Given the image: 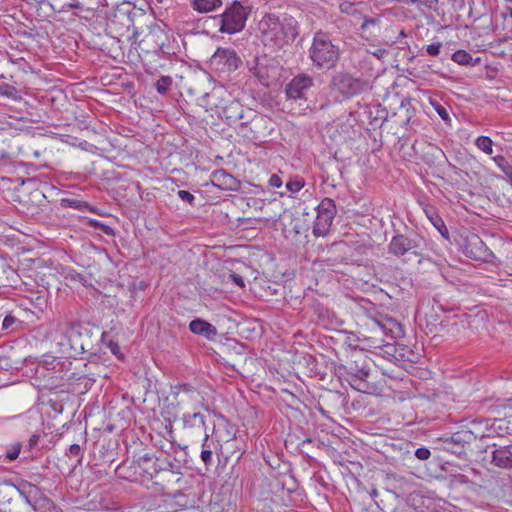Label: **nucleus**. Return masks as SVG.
Returning a JSON list of instances; mask_svg holds the SVG:
<instances>
[{"mask_svg": "<svg viewBox=\"0 0 512 512\" xmlns=\"http://www.w3.org/2000/svg\"><path fill=\"white\" fill-rule=\"evenodd\" d=\"M258 29L265 46L277 50L291 45L299 35L298 21L286 13H266Z\"/></svg>", "mask_w": 512, "mask_h": 512, "instance_id": "obj_1", "label": "nucleus"}, {"mask_svg": "<svg viewBox=\"0 0 512 512\" xmlns=\"http://www.w3.org/2000/svg\"><path fill=\"white\" fill-rule=\"evenodd\" d=\"M340 56L339 47L332 42L329 35L316 32L309 49V58L318 69H331L336 66Z\"/></svg>", "mask_w": 512, "mask_h": 512, "instance_id": "obj_2", "label": "nucleus"}, {"mask_svg": "<svg viewBox=\"0 0 512 512\" xmlns=\"http://www.w3.org/2000/svg\"><path fill=\"white\" fill-rule=\"evenodd\" d=\"M424 246V238L416 232L396 233L388 244V253L397 258L407 260L411 256L422 257Z\"/></svg>", "mask_w": 512, "mask_h": 512, "instance_id": "obj_3", "label": "nucleus"}, {"mask_svg": "<svg viewBox=\"0 0 512 512\" xmlns=\"http://www.w3.org/2000/svg\"><path fill=\"white\" fill-rule=\"evenodd\" d=\"M248 15L249 10L240 2L234 1L222 14L214 17V20L218 22L219 32L234 34L243 30Z\"/></svg>", "mask_w": 512, "mask_h": 512, "instance_id": "obj_4", "label": "nucleus"}, {"mask_svg": "<svg viewBox=\"0 0 512 512\" xmlns=\"http://www.w3.org/2000/svg\"><path fill=\"white\" fill-rule=\"evenodd\" d=\"M331 86L346 99L372 89L368 80L356 78L347 72H339L335 74L331 79Z\"/></svg>", "mask_w": 512, "mask_h": 512, "instance_id": "obj_5", "label": "nucleus"}, {"mask_svg": "<svg viewBox=\"0 0 512 512\" xmlns=\"http://www.w3.org/2000/svg\"><path fill=\"white\" fill-rule=\"evenodd\" d=\"M260 83L270 87L277 83L281 76V66L276 58L261 55L255 58V64L250 68Z\"/></svg>", "mask_w": 512, "mask_h": 512, "instance_id": "obj_6", "label": "nucleus"}, {"mask_svg": "<svg viewBox=\"0 0 512 512\" xmlns=\"http://www.w3.org/2000/svg\"><path fill=\"white\" fill-rule=\"evenodd\" d=\"M67 335L72 349L77 354L88 353L92 355L96 353L98 339L92 336L89 329L81 325H75L68 330Z\"/></svg>", "mask_w": 512, "mask_h": 512, "instance_id": "obj_7", "label": "nucleus"}, {"mask_svg": "<svg viewBox=\"0 0 512 512\" xmlns=\"http://www.w3.org/2000/svg\"><path fill=\"white\" fill-rule=\"evenodd\" d=\"M241 65V58L231 48H218L209 60L210 68L219 73H231Z\"/></svg>", "mask_w": 512, "mask_h": 512, "instance_id": "obj_8", "label": "nucleus"}, {"mask_svg": "<svg viewBox=\"0 0 512 512\" xmlns=\"http://www.w3.org/2000/svg\"><path fill=\"white\" fill-rule=\"evenodd\" d=\"M463 253L474 260L494 263L496 256L487 247L481 237L475 233L466 236L463 244Z\"/></svg>", "mask_w": 512, "mask_h": 512, "instance_id": "obj_9", "label": "nucleus"}, {"mask_svg": "<svg viewBox=\"0 0 512 512\" xmlns=\"http://www.w3.org/2000/svg\"><path fill=\"white\" fill-rule=\"evenodd\" d=\"M336 215V205L334 200L324 198L317 206V216L313 226L315 236H325Z\"/></svg>", "mask_w": 512, "mask_h": 512, "instance_id": "obj_10", "label": "nucleus"}, {"mask_svg": "<svg viewBox=\"0 0 512 512\" xmlns=\"http://www.w3.org/2000/svg\"><path fill=\"white\" fill-rule=\"evenodd\" d=\"M314 85L312 77L306 74L294 76L285 86V95L288 100H307V93Z\"/></svg>", "mask_w": 512, "mask_h": 512, "instance_id": "obj_11", "label": "nucleus"}, {"mask_svg": "<svg viewBox=\"0 0 512 512\" xmlns=\"http://www.w3.org/2000/svg\"><path fill=\"white\" fill-rule=\"evenodd\" d=\"M476 439L473 432L469 430L458 431L452 434V436L444 439H440L442 442L443 450L462 456L465 454V446L469 445Z\"/></svg>", "mask_w": 512, "mask_h": 512, "instance_id": "obj_12", "label": "nucleus"}, {"mask_svg": "<svg viewBox=\"0 0 512 512\" xmlns=\"http://www.w3.org/2000/svg\"><path fill=\"white\" fill-rule=\"evenodd\" d=\"M372 325L376 332L389 336L391 339L399 338L404 334L402 325L391 317L381 315L378 318H373Z\"/></svg>", "mask_w": 512, "mask_h": 512, "instance_id": "obj_13", "label": "nucleus"}, {"mask_svg": "<svg viewBox=\"0 0 512 512\" xmlns=\"http://www.w3.org/2000/svg\"><path fill=\"white\" fill-rule=\"evenodd\" d=\"M17 503H19L17 486L7 484L0 488V512H19Z\"/></svg>", "mask_w": 512, "mask_h": 512, "instance_id": "obj_14", "label": "nucleus"}, {"mask_svg": "<svg viewBox=\"0 0 512 512\" xmlns=\"http://www.w3.org/2000/svg\"><path fill=\"white\" fill-rule=\"evenodd\" d=\"M491 447L493 448L491 463L498 468L512 469V445L493 444Z\"/></svg>", "mask_w": 512, "mask_h": 512, "instance_id": "obj_15", "label": "nucleus"}, {"mask_svg": "<svg viewBox=\"0 0 512 512\" xmlns=\"http://www.w3.org/2000/svg\"><path fill=\"white\" fill-rule=\"evenodd\" d=\"M133 463L137 465L139 475L146 476L148 479H152L161 470L151 453L139 455Z\"/></svg>", "mask_w": 512, "mask_h": 512, "instance_id": "obj_16", "label": "nucleus"}, {"mask_svg": "<svg viewBox=\"0 0 512 512\" xmlns=\"http://www.w3.org/2000/svg\"><path fill=\"white\" fill-rule=\"evenodd\" d=\"M189 330L196 335L205 337L208 340H214L217 336V328L204 319L196 318L189 324Z\"/></svg>", "mask_w": 512, "mask_h": 512, "instance_id": "obj_17", "label": "nucleus"}, {"mask_svg": "<svg viewBox=\"0 0 512 512\" xmlns=\"http://www.w3.org/2000/svg\"><path fill=\"white\" fill-rule=\"evenodd\" d=\"M213 185L221 190H235L237 180L226 170L217 169L211 173Z\"/></svg>", "mask_w": 512, "mask_h": 512, "instance_id": "obj_18", "label": "nucleus"}, {"mask_svg": "<svg viewBox=\"0 0 512 512\" xmlns=\"http://www.w3.org/2000/svg\"><path fill=\"white\" fill-rule=\"evenodd\" d=\"M172 395L178 403L185 402L186 400H197L200 396L199 391L188 383L177 384L172 387Z\"/></svg>", "mask_w": 512, "mask_h": 512, "instance_id": "obj_19", "label": "nucleus"}, {"mask_svg": "<svg viewBox=\"0 0 512 512\" xmlns=\"http://www.w3.org/2000/svg\"><path fill=\"white\" fill-rule=\"evenodd\" d=\"M30 506L35 512H62L52 500L44 495L40 488Z\"/></svg>", "mask_w": 512, "mask_h": 512, "instance_id": "obj_20", "label": "nucleus"}, {"mask_svg": "<svg viewBox=\"0 0 512 512\" xmlns=\"http://www.w3.org/2000/svg\"><path fill=\"white\" fill-rule=\"evenodd\" d=\"M190 4L198 13H208L221 7L223 0H191Z\"/></svg>", "mask_w": 512, "mask_h": 512, "instance_id": "obj_21", "label": "nucleus"}, {"mask_svg": "<svg viewBox=\"0 0 512 512\" xmlns=\"http://www.w3.org/2000/svg\"><path fill=\"white\" fill-rule=\"evenodd\" d=\"M39 487L31 484V483H23L19 487H17L18 491V500L19 502L21 500H24L28 505H30L35 498L36 495H38Z\"/></svg>", "mask_w": 512, "mask_h": 512, "instance_id": "obj_22", "label": "nucleus"}, {"mask_svg": "<svg viewBox=\"0 0 512 512\" xmlns=\"http://www.w3.org/2000/svg\"><path fill=\"white\" fill-rule=\"evenodd\" d=\"M183 423L185 427H196L204 432H207L205 417L199 412L188 413L183 415Z\"/></svg>", "mask_w": 512, "mask_h": 512, "instance_id": "obj_23", "label": "nucleus"}, {"mask_svg": "<svg viewBox=\"0 0 512 512\" xmlns=\"http://www.w3.org/2000/svg\"><path fill=\"white\" fill-rule=\"evenodd\" d=\"M451 59L455 63L462 65V66H475L480 63V58L473 59L471 54H469L467 51L461 50V49L455 51L452 54Z\"/></svg>", "mask_w": 512, "mask_h": 512, "instance_id": "obj_24", "label": "nucleus"}, {"mask_svg": "<svg viewBox=\"0 0 512 512\" xmlns=\"http://www.w3.org/2000/svg\"><path fill=\"white\" fill-rule=\"evenodd\" d=\"M354 374L361 377H369L370 368L366 358H363L361 365L357 361L349 364L347 367V377H352Z\"/></svg>", "mask_w": 512, "mask_h": 512, "instance_id": "obj_25", "label": "nucleus"}, {"mask_svg": "<svg viewBox=\"0 0 512 512\" xmlns=\"http://www.w3.org/2000/svg\"><path fill=\"white\" fill-rule=\"evenodd\" d=\"M226 119L229 123H235L244 118V110L239 102H232L225 110Z\"/></svg>", "mask_w": 512, "mask_h": 512, "instance_id": "obj_26", "label": "nucleus"}, {"mask_svg": "<svg viewBox=\"0 0 512 512\" xmlns=\"http://www.w3.org/2000/svg\"><path fill=\"white\" fill-rule=\"evenodd\" d=\"M368 377H361L354 374L352 377H347L348 382L355 390L359 392L367 393L370 389V385L368 383Z\"/></svg>", "mask_w": 512, "mask_h": 512, "instance_id": "obj_27", "label": "nucleus"}, {"mask_svg": "<svg viewBox=\"0 0 512 512\" xmlns=\"http://www.w3.org/2000/svg\"><path fill=\"white\" fill-rule=\"evenodd\" d=\"M60 205L63 208H72L82 212L89 209L88 203L75 198H63L60 200Z\"/></svg>", "mask_w": 512, "mask_h": 512, "instance_id": "obj_28", "label": "nucleus"}, {"mask_svg": "<svg viewBox=\"0 0 512 512\" xmlns=\"http://www.w3.org/2000/svg\"><path fill=\"white\" fill-rule=\"evenodd\" d=\"M475 146L487 155L493 153V141L488 136H479L475 139Z\"/></svg>", "mask_w": 512, "mask_h": 512, "instance_id": "obj_29", "label": "nucleus"}, {"mask_svg": "<svg viewBox=\"0 0 512 512\" xmlns=\"http://www.w3.org/2000/svg\"><path fill=\"white\" fill-rule=\"evenodd\" d=\"M0 96L6 97L12 100H21V96L19 95V91L12 85L2 83L0 84Z\"/></svg>", "mask_w": 512, "mask_h": 512, "instance_id": "obj_30", "label": "nucleus"}, {"mask_svg": "<svg viewBox=\"0 0 512 512\" xmlns=\"http://www.w3.org/2000/svg\"><path fill=\"white\" fill-rule=\"evenodd\" d=\"M431 223L433 226L439 231V233L446 239L449 238V232L448 229L442 220V218L437 215L436 213H433L432 215H428Z\"/></svg>", "mask_w": 512, "mask_h": 512, "instance_id": "obj_31", "label": "nucleus"}, {"mask_svg": "<svg viewBox=\"0 0 512 512\" xmlns=\"http://www.w3.org/2000/svg\"><path fill=\"white\" fill-rule=\"evenodd\" d=\"M172 83H173L172 77L161 76L155 83V88L159 94L165 95L170 90Z\"/></svg>", "mask_w": 512, "mask_h": 512, "instance_id": "obj_32", "label": "nucleus"}, {"mask_svg": "<svg viewBox=\"0 0 512 512\" xmlns=\"http://www.w3.org/2000/svg\"><path fill=\"white\" fill-rule=\"evenodd\" d=\"M22 449V444L20 442H15L9 445L5 452V457L9 461H14L19 457V454Z\"/></svg>", "mask_w": 512, "mask_h": 512, "instance_id": "obj_33", "label": "nucleus"}, {"mask_svg": "<svg viewBox=\"0 0 512 512\" xmlns=\"http://www.w3.org/2000/svg\"><path fill=\"white\" fill-rule=\"evenodd\" d=\"M492 160L505 175L509 174V172L512 170V165L503 155H496L492 158Z\"/></svg>", "mask_w": 512, "mask_h": 512, "instance_id": "obj_34", "label": "nucleus"}, {"mask_svg": "<svg viewBox=\"0 0 512 512\" xmlns=\"http://www.w3.org/2000/svg\"><path fill=\"white\" fill-rule=\"evenodd\" d=\"M430 103L434 107L437 114L441 117V119L446 123H450L451 118L449 116L448 110L436 100H431Z\"/></svg>", "mask_w": 512, "mask_h": 512, "instance_id": "obj_35", "label": "nucleus"}, {"mask_svg": "<svg viewBox=\"0 0 512 512\" xmlns=\"http://www.w3.org/2000/svg\"><path fill=\"white\" fill-rule=\"evenodd\" d=\"M304 187V180L300 178H295L286 183V188L291 193H296L300 191Z\"/></svg>", "mask_w": 512, "mask_h": 512, "instance_id": "obj_36", "label": "nucleus"}, {"mask_svg": "<svg viewBox=\"0 0 512 512\" xmlns=\"http://www.w3.org/2000/svg\"><path fill=\"white\" fill-rule=\"evenodd\" d=\"M406 5L419 4L428 9H436L439 0H405Z\"/></svg>", "mask_w": 512, "mask_h": 512, "instance_id": "obj_37", "label": "nucleus"}, {"mask_svg": "<svg viewBox=\"0 0 512 512\" xmlns=\"http://www.w3.org/2000/svg\"><path fill=\"white\" fill-rule=\"evenodd\" d=\"M177 195L182 201L188 203L190 206H195V196L189 191L179 190Z\"/></svg>", "mask_w": 512, "mask_h": 512, "instance_id": "obj_38", "label": "nucleus"}, {"mask_svg": "<svg viewBox=\"0 0 512 512\" xmlns=\"http://www.w3.org/2000/svg\"><path fill=\"white\" fill-rule=\"evenodd\" d=\"M441 48H442L441 42L432 43L426 47V52L428 55L436 57L440 54Z\"/></svg>", "mask_w": 512, "mask_h": 512, "instance_id": "obj_39", "label": "nucleus"}, {"mask_svg": "<svg viewBox=\"0 0 512 512\" xmlns=\"http://www.w3.org/2000/svg\"><path fill=\"white\" fill-rule=\"evenodd\" d=\"M375 110L377 115L373 118V120L370 121V124L377 125V123L380 121L381 126L385 121L386 111L384 109H380L379 107H376Z\"/></svg>", "mask_w": 512, "mask_h": 512, "instance_id": "obj_40", "label": "nucleus"}, {"mask_svg": "<svg viewBox=\"0 0 512 512\" xmlns=\"http://www.w3.org/2000/svg\"><path fill=\"white\" fill-rule=\"evenodd\" d=\"M40 440V436L38 434H33L29 440L27 445L25 446L24 453L31 452L37 445Z\"/></svg>", "mask_w": 512, "mask_h": 512, "instance_id": "obj_41", "label": "nucleus"}, {"mask_svg": "<svg viewBox=\"0 0 512 512\" xmlns=\"http://www.w3.org/2000/svg\"><path fill=\"white\" fill-rule=\"evenodd\" d=\"M415 456L417 459L424 461L431 456V453L426 447H420L416 449Z\"/></svg>", "mask_w": 512, "mask_h": 512, "instance_id": "obj_42", "label": "nucleus"}, {"mask_svg": "<svg viewBox=\"0 0 512 512\" xmlns=\"http://www.w3.org/2000/svg\"><path fill=\"white\" fill-rule=\"evenodd\" d=\"M107 346L113 355H115L118 358H123L121 348L117 342L111 340L108 342Z\"/></svg>", "mask_w": 512, "mask_h": 512, "instance_id": "obj_43", "label": "nucleus"}, {"mask_svg": "<svg viewBox=\"0 0 512 512\" xmlns=\"http://www.w3.org/2000/svg\"><path fill=\"white\" fill-rule=\"evenodd\" d=\"M213 451L212 450H202L201 451V460L205 464L206 467H209L212 464V457Z\"/></svg>", "mask_w": 512, "mask_h": 512, "instance_id": "obj_44", "label": "nucleus"}, {"mask_svg": "<svg viewBox=\"0 0 512 512\" xmlns=\"http://www.w3.org/2000/svg\"><path fill=\"white\" fill-rule=\"evenodd\" d=\"M16 322V318L12 315H6L2 322V329H10Z\"/></svg>", "mask_w": 512, "mask_h": 512, "instance_id": "obj_45", "label": "nucleus"}, {"mask_svg": "<svg viewBox=\"0 0 512 512\" xmlns=\"http://www.w3.org/2000/svg\"><path fill=\"white\" fill-rule=\"evenodd\" d=\"M82 7V4L78 0H72L71 2L64 4L63 10L69 11L72 9H82Z\"/></svg>", "mask_w": 512, "mask_h": 512, "instance_id": "obj_46", "label": "nucleus"}, {"mask_svg": "<svg viewBox=\"0 0 512 512\" xmlns=\"http://www.w3.org/2000/svg\"><path fill=\"white\" fill-rule=\"evenodd\" d=\"M269 185L274 188H280L282 186V179L278 175L273 174L270 176Z\"/></svg>", "mask_w": 512, "mask_h": 512, "instance_id": "obj_47", "label": "nucleus"}, {"mask_svg": "<svg viewBox=\"0 0 512 512\" xmlns=\"http://www.w3.org/2000/svg\"><path fill=\"white\" fill-rule=\"evenodd\" d=\"M229 278L235 285L239 286L240 288H244V286H245L244 280L240 275H238L236 273H232L229 275Z\"/></svg>", "mask_w": 512, "mask_h": 512, "instance_id": "obj_48", "label": "nucleus"}, {"mask_svg": "<svg viewBox=\"0 0 512 512\" xmlns=\"http://www.w3.org/2000/svg\"><path fill=\"white\" fill-rule=\"evenodd\" d=\"M91 224L95 227H99L101 231H103L105 234L107 235H111L112 234V229L111 227L105 225V224H101L99 223L98 221H91Z\"/></svg>", "mask_w": 512, "mask_h": 512, "instance_id": "obj_49", "label": "nucleus"}, {"mask_svg": "<svg viewBox=\"0 0 512 512\" xmlns=\"http://www.w3.org/2000/svg\"><path fill=\"white\" fill-rule=\"evenodd\" d=\"M209 434L207 432H204L203 442H202V450H212L211 445L212 442H208Z\"/></svg>", "mask_w": 512, "mask_h": 512, "instance_id": "obj_50", "label": "nucleus"}, {"mask_svg": "<svg viewBox=\"0 0 512 512\" xmlns=\"http://www.w3.org/2000/svg\"><path fill=\"white\" fill-rule=\"evenodd\" d=\"M80 452H81V448L78 444H72L69 447V455L70 456H79Z\"/></svg>", "mask_w": 512, "mask_h": 512, "instance_id": "obj_51", "label": "nucleus"}, {"mask_svg": "<svg viewBox=\"0 0 512 512\" xmlns=\"http://www.w3.org/2000/svg\"><path fill=\"white\" fill-rule=\"evenodd\" d=\"M375 22H376V21H375L374 19H372V18L365 19V20H364V22H363V23H362V25H361V28H362V29H365V28H367V27H368V25H369V24H375Z\"/></svg>", "mask_w": 512, "mask_h": 512, "instance_id": "obj_52", "label": "nucleus"}, {"mask_svg": "<svg viewBox=\"0 0 512 512\" xmlns=\"http://www.w3.org/2000/svg\"><path fill=\"white\" fill-rule=\"evenodd\" d=\"M506 176L509 179L510 183L512 184V170Z\"/></svg>", "mask_w": 512, "mask_h": 512, "instance_id": "obj_53", "label": "nucleus"}, {"mask_svg": "<svg viewBox=\"0 0 512 512\" xmlns=\"http://www.w3.org/2000/svg\"><path fill=\"white\" fill-rule=\"evenodd\" d=\"M400 35H401V36H406L405 31H404V30H401Z\"/></svg>", "mask_w": 512, "mask_h": 512, "instance_id": "obj_54", "label": "nucleus"}, {"mask_svg": "<svg viewBox=\"0 0 512 512\" xmlns=\"http://www.w3.org/2000/svg\"><path fill=\"white\" fill-rule=\"evenodd\" d=\"M105 335H106V333L103 332L102 335H101L102 340L104 339Z\"/></svg>", "mask_w": 512, "mask_h": 512, "instance_id": "obj_55", "label": "nucleus"}, {"mask_svg": "<svg viewBox=\"0 0 512 512\" xmlns=\"http://www.w3.org/2000/svg\"><path fill=\"white\" fill-rule=\"evenodd\" d=\"M509 15L512 18V9L510 10Z\"/></svg>", "mask_w": 512, "mask_h": 512, "instance_id": "obj_56", "label": "nucleus"}, {"mask_svg": "<svg viewBox=\"0 0 512 512\" xmlns=\"http://www.w3.org/2000/svg\"><path fill=\"white\" fill-rule=\"evenodd\" d=\"M158 2H161L162 0H157Z\"/></svg>", "mask_w": 512, "mask_h": 512, "instance_id": "obj_57", "label": "nucleus"}]
</instances>
